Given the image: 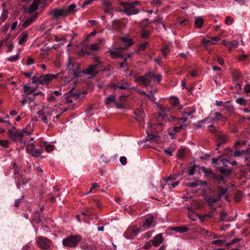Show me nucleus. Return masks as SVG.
I'll return each instance as SVG.
<instances>
[{
  "label": "nucleus",
  "instance_id": "a19ab883",
  "mask_svg": "<svg viewBox=\"0 0 250 250\" xmlns=\"http://www.w3.org/2000/svg\"><path fill=\"white\" fill-rule=\"evenodd\" d=\"M170 44H167L162 49L161 51L164 56H166L167 53L170 51Z\"/></svg>",
  "mask_w": 250,
  "mask_h": 250
},
{
  "label": "nucleus",
  "instance_id": "79ce46f5",
  "mask_svg": "<svg viewBox=\"0 0 250 250\" xmlns=\"http://www.w3.org/2000/svg\"><path fill=\"white\" fill-rule=\"evenodd\" d=\"M227 191V188H222V187H219V193L216 194L217 196L219 197V199H220L221 197L226 194Z\"/></svg>",
  "mask_w": 250,
  "mask_h": 250
},
{
  "label": "nucleus",
  "instance_id": "e433bc0d",
  "mask_svg": "<svg viewBox=\"0 0 250 250\" xmlns=\"http://www.w3.org/2000/svg\"><path fill=\"white\" fill-rule=\"evenodd\" d=\"M218 184L223 183L224 182V176L219 174H215L212 177Z\"/></svg>",
  "mask_w": 250,
  "mask_h": 250
},
{
  "label": "nucleus",
  "instance_id": "8fccbe9b",
  "mask_svg": "<svg viewBox=\"0 0 250 250\" xmlns=\"http://www.w3.org/2000/svg\"><path fill=\"white\" fill-rule=\"evenodd\" d=\"M187 121H188V118L186 117L181 118H176V120H175L174 123L175 122H177V124H181L182 123H184L187 124Z\"/></svg>",
  "mask_w": 250,
  "mask_h": 250
},
{
  "label": "nucleus",
  "instance_id": "2eb2a0df",
  "mask_svg": "<svg viewBox=\"0 0 250 250\" xmlns=\"http://www.w3.org/2000/svg\"><path fill=\"white\" fill-rule=\"evenodd\" d=\"M204 198L209 206H212L214 203L219 201L220 200L219 199V197L217 196L216 195H215V196L206 195Z\"/></svg>",
  "mask_w": 250,
  "mask_h": 250
},
{
  "label": "nucleus",
  "instance_id": "dca6fc26",
  "mask_svg": "<svg viewBox=\"0 0 250 250\" xmlns=\"http://www.w3.org/2000/svg\"><path fill=\"white\" fill-rule=\"evenodd\" d=\"M151 241L153 246L157 247L159 246L164 241L163 234L159 233L157 234Z\"/></svg>",
  "mask_w": 250,
  "mask_h": 250
},
{
  "label": "nucleus",
  "instance_id": "13d9d810",
  "mask_svg": "<svg viewBox=\"0 0 250 250\" xmlns=\"http://www.w3.org/2000/svg\"><path fill=\"white\" fill-rule=\"evenodd\" d=\"M127 62L125 60H124L120 63V67L122 68H124L125 67H126V69L125 70V71H127L128 70V69L127 67Z\"/></svg>",
  "mask_w": 250,
  "mask_h": 250
},
{
  "label": "nucleus",
  "instance_id": "9b49d317",
  "mask_svg": "<svg viewBox=\"0 0 250 250\" xmlns=\"http://www.w3.org/2000/svg\"><path fill=\"white\" fill-rule=\"evenodd\" d=\"M37 243L39 247L42 249H47L50 246V241L43 236L39 237L37 240Z\"/></svg>",
  "mask_w": 250,
  "mask_h": 250
},
{
  "label": "nucleus",
  "instance_id": "5701e85b",
  "mask_svg": "<svg viewBox=\"0 0 250 250\" xmlns=\"http://www.w3.org/2000/svg\"><path fill=\"white\" fill-rule=\"evenodd\" d=\"M229 102L230 101H227L225 103L224 105V108L221 109V111H223L226 110L227 112L229 113H231L233 112L234 107L231 104H229Z\"/></svg>",
  "mask_w": 250,
  "mask_h": 250
},
{
  "label": "nucleus",
  "instance_id": "c9c22d12",
  "mask_svg": "<svg viewBox=\"0 0 250 250\" xmlns=\"http://www.w3.org/2000/svg\"><path fill=\"white\" fill-rule=\"evenodd\" d=\"M202 171L205 173L207 176H211L212 177H213V175L215 174L210 168H206L205 167H202L201 168Z\"/></svg>",
  "mask_w": 250,
  "mask_h": 250
},
{
  "label": "nucleus",
  "instance_id": "a211bd4d",
  "mask_svg": "<svg viewBox=\"0 0 250 250\" xmlns=\"http://www.w3.org/2000/svg\"><path fill=\"white\" fill-rule=\"evenodd\" d=\"M22 97V100H21V103L22 105H24L26 104H31L34 101V98H32L29 97L28 95L23 94L21 95Z\"/></svg>",
  "mask_w": 250,
  "mask_h": 250
},
{
  "label": "nucleus",
  "instance_id": "58836bf2",
  "mask_svg": "<svg viewBox=\"0 0 250 250\" xmlns=\"http://www.w3.org/2000/svg\"><path fill=\"white\" fill-rule=\"evenodd\" d=\"M170 103L174 106H177L179 104V100L176 97H171L170 99Z\"/></svg>",
  "mask_w": 250,
  "mask_h": 250
},
{
  "label": "nucleus",
  "instance_id": "393cba45",
  "mask_svg": "<svg viewBox=\"0 0 250 250\" xmlns=\"http://www.w3.org/2000/svg\"><path fill=\"white\" fill-rule=\"evenodd\" d=\"M23 88L24 93V94L28 95L34 93L36 90L35 88L29 86L26 84L23 85Z\"/></svg>",
  "mask_w": 250,
  "mask_h": 250
},
{
  "label": "nucleus",
  "instance_id": "864d4df0",
  "mask_svg": "<svg viewBox=\"0 0 250 250\" xmlns=\"http://www.w3.org/2000/svg\"><path fill=\"white\" fill-rule=\"evenodd\" d=\"M149 32L146 29H143L141 33V37L143 38H147L149 36Z\"/></svg>",
  "mask_w": 250,
  "mask_h": 250
},
{
  "label": "nucleus",
  "instance_id": "a878e982",
  "mask_svg": "<svg viewBox=\"0 0 250 250\" xmlns=\"http://www.w3.org/2000/svg\"><path fill=\"white\" fill-rule=\"evenodd\" d=\"M218 170L222 174L226 175H228L231 172V169L227 167H223L222 166L217 167Z\"/></svg>",
  "mask_w": 250,
  "mask_h": 250
},
{
  "label": "nucleus",
  "instance_id": "052dcab7",
  "mask_svg": "<svg viewBox=\"0 0 250 250\" xmlns=\"http://www.w3.org/2000/svg\"><path fill=\"white\" fill-rule=\"evenodd\" d=\"M196 166L190 167L188 170V173L189 175H193L194 174Z\"/></svg>",
  "mask_w": 250,
  "mask_h": 250
},
{
  "label": "nucleus",
  "instance_id": "680f3d73",
  "mask_svg": "<svg viewBox=\"0 0 250 250\" xmlns=\"http://www.w3.org/2000/svg\"><path fill=\"white\" fill-rule=\"evenodd\" d=\"M195 184H196V187L198 186L201 185V186H204L207 185V182L205 181H202L200 180H197L195 181Z\"/></svg>",
  "mask_w": 250,
  "mask_h": 250
},
{
  "label": "nucleus",
  "instance_id": "6e6d98bb",
  "mask_svg": "<svg viewBox=\"0 0 250 250\" xmlns=\"http://www.w3.org/2000/svg\"><path fill=\"white\" fill-rule=\"evenodd\" d=\"M0 145L4 147H7L9 145V141L7 140L0 141Z\"/></svg>",
  "mask_w": 250,
  "mask_h": 250
},
{
  "label": "nucleus",
  "instance_id": "37998d69",
  "mask_svg": "<svg viewBox=\"0 0 250 250\" xmlns=\"http://www.w3.org/2000/svg\"><path fill=\"white\" fill-rule=\"evenodd\" d=\"M42 153V149H34L32 150V155L35 157H39Z\"/></svg>",
  "mask_w": 250,
  "mask_h": 250
},
{
  "label": "nucleus",
  "instance_id": "338daca9",
  "mask_svg": "<svg viewBox=\"0 0 250 250\" xmlns=\"http://www.w3.org/2000/svg\"><path fill=\"white\" fill-rule=\"evenodd\" d=\"M140 231L141 229L137 227H134L132 229V232L134 235H136L138 234L140 232Z\"/></svg>",
  "mask_w": 250,
  "mask_h": 250
},
{
  "label": "nucleus",
  "instance_id": "c756f323",
  "mask_svg": "<svg viewBox=\"0 0 250 250\" xmlns=\"http://www.w3.org/2000/svg\"><path fill=\"white\" fill-rule=\"evenodd\" d=\"M239 45L238 42L234 40L232 42H226L225 46H227L230 50L232 48H236Z\"/></svg>",
  "mask_w": 250,
  "mask_h": 250
},
{
  "label": "nucleus",
  "instance_id": "20e7f679",
  "mask_svg": "<svg viewBox=\"0 0 250 250\" xmlns=\"http://www.w3.org/2000/svg\"><path fill=\"white\" fill-rule=\"evenodd\" d=\"M81 239L82 237L80 235H71L63 239L62 244L68 247H75Z\"/></svg>",
  "mask_w": 250,
  "mask_h": 250
},
{
  "label": "nucleus",
  "instance_id": "ddd939ff",
  "mask_svg": "<svg viewBox=\"0 0 250 250\" xmlns=\"http://www.w3.org/2000/svg\"><path fill=\"white\" fill-rule=\"evenodd\" d=\"M134 114L136 116V120L141 124L142 123L146 117L144 111L140 109H137L135 110Z\"/></svg>",
  "mask_w": 250,
  "mask_h": 250
},
{
  "label": "nucleus",
  "instance_id": "bb28decb",
  "mask_svg": "<svg viewBox=\"0 0 250 250\" xmlns=\"http://www.w3.org/2000/svg\"><path fill=\"white\" fill-rule=\"evenodd\" d=\"M213 116L211 114V121L210 123H212L215 120H221L222 119L225 118L220 113L216 112L213 114Z\"/></svg>",
  "mask_w": 250,
  "mask_h": 250
},
{
  "label": "nucleus",
  "instance_id": "7c9ffc66",
  "mask_svg": "<svg viewBox=\"0 0 250 250\" xmlns=\"http://www.w3.org/2000/svg\"><path fill=\"white\" fill-rule=\"evenodd\" d=\"M204 23V20L201 17H197L195 19V25L197 28H200L202 27Z\"/></svg>",
  "mask_w": 250,
  "mask_h": 250
},
{
  "label": "nucleus",
  "instance_id": "f3484780",
  "mask_svg": "<svg viewBox=\"0 0 250 250\" xmlns=\"http://www.w3.org/2000/svg\"><path fill=\"white\" fill-rule=\"evenodd\" d=\"M220 40V38L216 37H211L210 40L203 39L201 41L202 44L205 46L208 44H214Z\"/></svg>",
  "mask_w": 250,
  "mask_h": 250
},
{
  "label": "nucleus",
  "instance_id": "7ed1b4c3",
  "mask_svg": "<svg viewBox=\"0 0 250 250\" xmlns=\"http://www.w3.org/2000/svg\"><path fill=\"white\" fill-rule=\"evenodd\" d=\"M7 133L10 138L14 142L20 140L22 142V137H24L25 134L29 135V133L25 129L18 131L15 127H12L11 129H9Z\"/></svg>",
  "mask_w": 250,
  "mask_h": 250
},
{
  "label": "nucleus",
  "instance_id": "72a5a7b5",
  "mask_svg": "<svg viewBox=\"0 0 250 250\" xmlns=\"http://www.w3.org/2000/svg\"><path fill=\"white\" fill-rule=\"evenodd\" d=\"M81 248L83 250H94L95 248V246L93 245L83 243L81 245Z\"/></svg>",
  "mask_w": 250,
  "mask_h": 250
},
{
  "label": "nucleus",
  "instance_id": "423d86ee",
  "mask_svg": "<svg viewBox=\"0 0 250 250\" xmlns=\"http://www.w3.org/2000/svg\"><path fill=\"white\" fill-rule=\"evenodd\" d=\"M121 5L125 8L124 13L127 16L135 15L139 13V10L134 9V4L131 2H123Z\"/></svg>",
  "mask_w": 250,
  "mask_h": 250
},
{
  "label": "nucleus",
  "instance_id": "3c124183",
  "mask_svg": "<svg viewBox=\"0 0 250 250\" xmlns=\"http://www.w3.org/2000/svg\"><path fill=\"white\" fill-rule=\"evenodd\" d=\"M65 95H66V96H65L66 103H67V104L72 103L73 102L72 96L70 94H68V92H67L65 94Z\"/></svg>",
  "mask_w": 250,
  "mask_h": 250
},
{
  "label": "nucleus",
  "instance_id": "473e14b6",
  "mask_svg": "<svg viewBox=\"0 0 250 250\" xmlns=\"http://www.w3.org/2000/svg\"><path fill=\"white\" fill-rule=\"evenodd\" d=\"M70 78L69 77H63L62 78V81L63 82V84H66L70 82L75 83L76 82L75 78L73 76Z\"/></svg>",
  "mask_w": 250,
  "mask_h": 250
},
{
  "label": "nucleus",
  "instance_id": "412c9836",
  "mask_svg": "<svg viewBox=\"0 0 250 250\" xmlns=\"http://www.w3.org/2000/svg\"><path fill=\"white\" fill-rule=\"evenodd\" d=\"M63 8L65 9L66 16L77 11L76 5L75 4H71L68 7H64Z\"/></svg>",
  "mask_w": 250,
  "mask_h": 250
},
{
  "label": "nucleus",
  "instance_id": "39448f33",
  "mask_svg": "<svg viewBox=\"0 0 250 250\" xmlns=\"http://www.w3.org/2000/svg\"><path fill=\"white\" fill-rule=\"evenodd\" d=\"M130 84L124 79L116 83H111L109 87L114 91H125L129 88Z\"/></svg>",
  "mask_w": 250,
  "mask_h": 250
},
{
  "label": "nucleus",
  "instance_id": "9d476101",
  "mask_svg": "<svg viewBox=\"0 0 250 250\" xmlns=\"http://www.w3.org/2000/svg\"><path fill=\"white\" fill-rule=\"evenodd\" d=\"M58 74L56 75L52 74H48L40 76V84L42 85H47L53 79H56Z\"/></svg>",
  "mask_w": 250,
  "mask_h": 250
},
{
  "label": "nucleus",
  "instance_id": "09e8293b",
  "mask_svg": "<svg viewBox=\"0 0 250 250\" xmlns=\"http://www.w3.org/2000/svg\"><path fill=\"white\" fill-rule=\"evenodd\" d=\"M236 102L237 104L243 105H246L247 104V101L242 98H239L237 99L236 100Z\"/></svg>",
  "mask_w": 250,
  "mask_h": 250
},
{
  "label": "nucleus",
  "instance_id": "c85d7f7f",
  "mask_svg": "<svg viewBox=\"0 0 250 250\" xmlns=\"http://www.w3.org/2000/svg\"><path fill=\"white\" fill-rule=\"evenodd\" d=\"M68 94L72 95L73 98H78L82 95V91L75 90L74 88H72L68 91Z\"/></svg>",
  "mask_w": 250,
  "mask_h": 250
},
{
  "label": "nucleus",
  "instance_id": "774afa93",
  "mask_svg": "<svg viewBox=\"0 0 250 250\" xmlns=\"http://www.w3.org/2000/svg\"><path fill=\"white\" fill-rule=\"evenodd\" d=\"M54 148V146L53 145H47L45 147V150L48 152L53 150Z\"/></svg>",
  "mask_w": 250,
  "mask_h": 250
},
{
  "label": "nucleus",
  "instance_id": "4be33fe9",
  "mask_svg": "<svg viewBox=\"0 0 250 250\" xmlns=\"http://www.w3.org/2000/svg\"><path fill=\"white\" fill-rule=\"evenodd\" d=\"M217 137L218 140V143L217 144V146L219 147L220 145L225 144L227 141V136L223 134H218L217 135ZM218 147L216 148L218 149Z\"/></svg>",
  "mask_w": 250,
  "mask_h": 250
},
{
  "label": "nucleus",
  "instance_id": "4468645a",
  "mask_svg": "<svg viewBox=\"0 0 250 250\" xmlns=\"http://www.w3.org/2000/svg\"><path fill=\"white\" fill-rule=\"evenodd\" d=\"M125 49V47H119L114 50L109 51L111 56L113 58H123L124 55L121 54Z\"/></svg>",
  "mask_w": 250,
  "mask_h": 250
},
{
  "label": "nucleus",
  "instance_id": "2f4dec72",
  "mask_svg": "<svg viewBox=\"0 0 250 250\" xmlns=\"http://www.w3.org/2000/svg\"><path fill=\"white\" fill-rule=\"evenodd\" d=\"M115 102H116L115 96L113 94L109 95L107 97L105 98L104 101L105 104L106 105L112 103H114L115 104Z\"/></svg>",
  "mask_w": 250,
  "mask_h": 250
},
{
  "label": "nucleus",
  "instance_id": "6e6552de",
  "mask_svg": "<svg viewBox=\"0 0 250 250\" xmlns=\"http://www.w3.org/2000/svg\"><path fill=\"white\" fill-rule=\"evenodd\" d=\"M49 15H51L54 19L58 20L60 17H66L65 9L63 7L61 8H54L48 13Z\"/></svg>",
  "mask_w": 250,
  "mask_h": 250
},
{
  "label": "nucleus",
  "instance_id": "1a4fd4ad",
  "mask_svg": "<svg viewBox=\"0 0 250 250\" xmlns=\"http://www.w3.org/2000/svg\"><path fill=\"white\" fill-rule=\"evenodd\" d=\"M160 109L162 112V113H159L160 116L162 117V118L166 121H167L172 124H174V121L176 120V117L174 116H171L167 114V112L169 111V108L165 107L164 106H160Z\"/></svg>",
  "mask_w": 250,
  "mask_h": 250
},
{
  "label": "nucleus",
  "instance_id": "cd10ccee",
  "mask_svg": "<svg viewBox=\"0 0 250 250\" xmlns=\"http://www.w3.org/2000/svg\"><path fill=\"white\" fill-rule=\"evenodd\" d=\"M35 18V16L27 18L22 23V26L23 27V28H25L27 26H28L34 21Z\"/></svg>",
  "mask_w": 250,
  "mask_h": 250
},
{
  "label": "nucleus",
  "instance_id": "f704fd0d",
  "mask_svg": "<svg viewBox=\"0 0 250 250\" xmlns=\"http://www.w3.org/2000/svg\"><path fill=\"white\" fill-rule=\"evenodd\" d=\"M188 125V124L182 123L179 126H175L173 130L176 133L178 132L181 129H185L187 127Z\"/></svg>",
  "mask_w": 250,
  "mask_h": 250
},
{
  "label": "nucleus",
  "instance_id": "a18cd8bd",
  "mask_svg": "<svg viewBox=\"0 0 250 250\" xmlns=\"http://www.w3.org/2000/svg\"><path fill=\"white\" fill-rule=\"evenodd\" d=\"M225 240H214L211 242V243L212 244L216 245L219 246H224L225 245H226L225 244Z\"/></svg>",
  "mask_w": 250,
  "mask_h": 250
},
{
  "label": "nucleus",
  "instance_id": "f03ea898",
  "mask_svg": "<svg viewBox=\"0 0 250 250\" xmlns=\"http://www.w3.org/2000/svg\"><path fill=\"white\" fill-rule=\"evenodd\" d=\"M95 63L89 66L86 69L82 71L83 74H87L91 78H93L98 74L99 69H101L103 62L100 61L97 57L94 59Z\"/></svg>",
  "mask_w": 250,
  "mask_h": 250
},
{
  "label": "nucleus",
  "instance_id": "0eeeda50",
  "mask_svg": "<svg viewBox=\"0 0 250 250\" xmlns=\"http://www.w3.org/2000/svg\"><path fill=\"white\" fill-rule=\"evenodd\" d=\"M152 72L150 71L147 73H146L144 76L139 77L137 78L135 82L136 83H141L143 85L145 86H147L150 85L152 82L153 76Z\"/></svg>",
  "mask_w": 250,
  "mask_h": 250
},
{
  "label": "nucleus",
  "instance_id": "49530a36",
  "mask_svg": "<svg viewBox=\"0 0 250 250\" xmlns=\"http://www.w3.org/2000/svg\"><path fill=\"white\" fill-rule=\"evenodd\" d=\"M20 59V55L19 54H17L15 56L13 57H11L7 58L6 59L7 61L11 62H15L18 61Z\"/></svg>",
  "mask_w": 250,
  "mask_h": 250
},
{
  "label": "nucleus",
  "instance_id": "603ef678",
  "mask_svg": "<svg viewBox=\"0 0 250 250\" xmlns=\"http://www.w3.org/2000/svg\"><path fill=\"white\" fill-rule=\"evenodd\" d=\"M152 78L154 79V81L159 83L161 81L162 76L160 75H156L154 72H152Z\"/></svg>",
  "mask_w": 250,
  "mask_h": 250
},
{
  "label": "nucleus",
  "instance_id": "6ab92c4d",
  "mask_svg": "<svg viewBox=\"0 0 250 250\" xmlns=\"http://www.w3.org/2000/svg\"><path fill=\"white\" fill-rule=\"evenodd\" d=\"M170 230L182 233L188 231V229L186 226H182L179 227H171L170 228Z\"/></svg>",
  "mask_w": 250,
  "mask_h": 250
},
{
  "label": "nucleus",
  "instance_id": "0e129e2a",
  "mask_svg": "<svg viewBox=\"0 0 250 250\" xmlns=\"http://www.w3.org/2000/svg\"><path fill=\"white\" fill-rule=\"evenodd\" d=\"M221 157H219L217 158H213V159H212V160H211L212 163L213 164L218 165L219 166V163H220V162Z\"/></svg>",
  "mask_w": 250,
  "mask_h": 250
},
{
  "label": "nucleus",
  "instance_id": "4c0bfd02",
  "mask_svg": "<svg viewBox=\"0 0 250 250\" xmlns=\"http://www.w3.org/2000/svg\"><path fill=\"white\" fill-rule=\"evenodd\" d=\"M27 182L26 180L24 179L22 177L19 178L17 182H16V186L17 188H20L21 186L23 184H25Z\"/></svg>",
  "mask_w": 250,
  "mask_h": 250
},
{
  "label": "nucleus",
  "instance_id": "c03bdc74",
  "mask_svg": "<svg viewBox=\"0 0 250 250\" xmlns=\"http://www.w3.org/2000/svg\"><path fill=\"white\" fill-rule=\"evenodd\" d=\"M82 213L84 216H86L88 218H90V217L92 214V213L90 211V208H85L82 212Z\"/></svg>",
  "mask_w": 250,
  "mask_h": 250
},
{
  "label": "nucleus",
  "instance_id": "f257e3e1",
  "mask_svg": "<svg viewBox=\"0 0 250 250\" xmlns=\"http://www.w3.org/2000/svg\"><path fill=\"white\" fill-rule=\"evenodd\" d=\"M66 70L70 75L74 77H78L83 73L80 70L79 63L68 57L66 63Z\"/></svg>",
  "mask_w": 250,
  "mask_h": 250
},
{
  "label": "nucleus",
  "instance_id": "4d7b16f0",
  "mask_svg": "<svg viewBox=\"0 0 250 250\" xmlns=\"http://www.w3.org/2000/svg\"><path fill=\"white\" fill-rule=\"evenodd\" d=\"M123 41L125 42L127 46H130L133 44V42L131 39H123Z\"/></svg>",
  "mask_w": 250,
  "mask_h": 250
},
{
  "label": "nucleus",
  "instance_id": "bf43d9fd",
  "mask_svg": "<svg viewBox=\"0 0 250 250\" xmlns=\"http://www.w3.org/2000/svg\"><path fill=\"white\" fill-rule=\"evenodd\" d=\"M184 185L189 187H196V184H195V181L193 182H185Z\"/></svg>",
  "mask_w": 250,
  "mask_h": 250
},
{
  "label": "nucleus",
  "instance_id": "aec40b11",
  "mask_svg": "<svg viewBox=\"0 0 250 250\" xmlns=\"http://www.w3.org/2000/svg\"><path fill=\"white\" fill-rule=\"evenodd\" d=\"M38 8V6L36 4L33 2L31 3V4L30 5L29 7L27 8H24L23 11L25 13L29 14L33 12L34 11L37 10Z\"/></svg>",
  "mask_w": 250,
  "mask_h": 250
},
{
  "label": "nucleus",
  "instance_id": "de8ad7c7",
  "mask_svg": "<svg viewBox=\"0 0 250 250\" xmlns=\"http://www.w3.org/2000/svg\"><path fill=\"white\" fill-rule=\"evenodd\" d=\"M228 164H229V161H228L227 159H225L221 157L219 166H221L222 165L223 166V167H227Z\"/></svg>",
  "mask_w": 250,
  "mask_h": 250
},
{
  "label": "nucleus",
  "instance_id": "69168bd1",
  "mask_svg": "<svg viewBox=\"0 0 250 250\" xmlns=\"http://www.w3.org/2000/svg\"><path fill=\"white\" fill-rule=\"evenodd\" d=\"M33 83H40V76H33L32 78Z\"/></svg>",
  "mask_w": 250,
  "mask_h": 250
},
{
  "label": "nucleus",
  "instance_id": "f8f14e48",
  "mask_svg": "<svg viewBox=\"0 0 250 250\" xmlns=\"http://www.w3.org/2000/svg\"><path fill=\"white\" fill-rule=\"evenodd\" d=\"M153 216L151 214H147L144 219L142 227L145 229H148L151 227H153Z\"/></svg>",
  "mask_w": 250,
  "mask_h": 250
},
{
  "label": "nucleus",
  "instance_id": "e2e57ef3",
  "mask_svg": "<svg viewBox=\"0 0 250 250\" xmlns=\"http://www.w3.org/2000/svg\"><path fill=\"white\" fill-rule=\"evenodd\" d=\"M148 45V43L146 42L139 46L138 49L139 50H144Z\"/></svg>",
  "mask_w": 250,
  "mask_h": 250
},
{
  "label": "nucleus",
  "instance_id": "b1692460",
  "mask_svg": "<svg viewBox=\"0 0 250 250\" xmlns=\"http://www.w3.org/2000/svg\"><path fill=\"white\" fill-rule=\"evenodd\" d=\"M27 34L25 32H22L21 35L18 38L19 40V44L21 45L25 42L27 41Z\"/></svg>",
  "mask_w": 250,
  "mask_h": 250
},
{
  "label": "nucleus",
  "instance_id": "ea45409f",
  "mask_svg": "<svg viewBox=\"0 0 250 250\" xmlns=\"http://www.w3.org/2000/svg\"><path fill=\"white\" fill-rule=\"evenodd\" d=\"M8 17V12L6 9H3L2 11V13L0 17V22H4Z\"/></svg>",
  "mask_w": 250,
  "mask_h": 250
},
{
  "label": "nucleus",
  "instance_id": "5fc2aeb1",
  "mask_svg": "<svg viewBox=\"0 0 250 250\" xmlns=\"http://www.w3.org/2000/svg\"><path fill=\"white\" fill-rule=\"evenodd\" d=\"M233 19L231 18V17H227L226 20H225V23L227 25H230L233 23Z\"/></svg>",
  "mask_w": 250,
  "mask_h": 250
}]
</instances>
